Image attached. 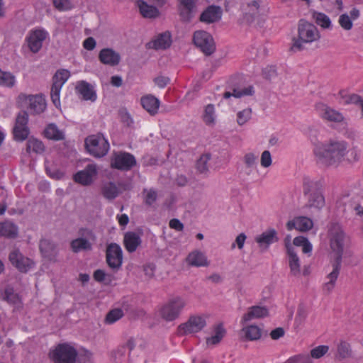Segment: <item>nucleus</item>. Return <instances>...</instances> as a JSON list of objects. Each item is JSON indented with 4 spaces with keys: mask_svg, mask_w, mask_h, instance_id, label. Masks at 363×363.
Returning a JSON list of instances; mask_svg holds the SVG:
<instances>
[{
    "mask_svg": "<svg viewBox=\"0 0 363 363\" xmlns=\"http://www.w3.org/2000/svg\"><path fill=\"white\" fill-rule=\"evenodd\" d=\"M347 143L340 140H330L316 147L314 152L319 161L326 165L340 164L347 152Z\"/></svg>",
    "mask_w": 363,
    "mask_h": 363,
    "instance_id": "obj_1",
    "label": "nucleus"
},
{
    "mask_svg": "<svg viewBox=\"0 0 363 363\" xmlns=\"http://www.w3.org/2000/svg\"><path fill=\"white\" fill-rule=\"evenodd\" d=\"M303 191L307 197V206L320 211L325 204L323 186L320 181L304 178Z\"/></svg>",
    "mask_w": 363,
    "mask_h": 363,
    "instance_id": "obj_2",
    "label": "nucleus"
},
{
    "mask_svg": "<svg viewBox=\"0 0 363 363\" xmlns=\"http://www.w3.org/2000/svg\"><path fill=\"white\" fill-rule=\"evenodd\" d=\"M320 35L315 25L305 20H300L298 26V38L294 39L291 49L300 51L304 43H311L320 39Z\"/></svg>",
    "mask_w": 363,
    "mask_h": 363,
    "instance_id": "obj_3",
    "label": "nucleus"
},
{
    "mask_svg": "<svg viewBox=\"0 0 363 363\" xmlns=\"http://www.w3.org/2000/svg\"><path fill=\"white\" fill-rule=\"evenodd\" d=\"M186 304L185 300L181 297L172 298L159 308V315L167 322L175 320L179 317Z\"/></svg>",
    "mask_w": 363,
    "mask_h": 363,
    "instance_id": "obj_4",
    "label": "nucleus"
},
{
    "mask_svg": "<svg viewBox=\"0 0 363 363\" xmlns=\"http://www.w3.org/2000/svg\"><path fill=\"white\" fill-rule=\"evenodd\" d=\"M77 357L76 349L67 343L57 345L49 352V357L54 363H76Z\"/></svg>",
    "mask_w": 363,
    "mask_h": 363,
    "instance_id": "obj_5",
    "label": "nucleus"
},
{
    "mask_svg": "<svg viewBox=\"0 0 363 363\" xmlns=\"http://www.w3.org/2000/svg\"><path fill=\"white\" fill-rule=\"evenodd\" d=\"M85 146L88 152L96 157L106 155L110 147L108 140L101 133L87 137L85 140Z\"/></svg>",
    "mask_w": 363,
    "mask_h": 363,
    "instance_id": "obj_6",
    "label": "nucleus"
},
{
    "mask_svg": "<svg viewBox=\"0 0 363 363\" xmlns=\"http://www.w3.org/2000/svg\"><path fill=\"white\" fill-rule=\"evenodd\" d=\"M328 238L330 242V248L337 254L336 259L340 257L341 263L345 234L339 224L330 223L328 225Z\"/></svg>",
    "mask_w": 363,
    "mask_h": 363,
    "instance_id": "obj_7",
    "label": "nucleus"
},
{
    "mask_svg": "<svg viewBox=\"0 0 363 363\" xmlns=\"http://www.w3.org/2000/svg\"><path fill=\"white\" fill-rule=\"evenodd\" d=\"M106 261L108 266L113 271H118L123 263V250L119 245L115 242L107 245Z\"/></svg>",
    "mask_w": 363,
    "mask_h": 363,
    "instance_id": "obj_8",
    "label": "nucleus"
},
{
    "mask_svg": "<svg viewBox=\"0 0 363 363\" xmlns=\"http://www.w3.org/2000/svg\"><path fill=\"white\" fill-rule=\"evenodd\" d=\"M135 165L136 160L135 157L128 152H115L111 159V167L119 170L128 171Z\"/></svg>",
    "mask_w": 363,
    "mask_h": 363,
    "instance_id": "obj_9",
    "label": "nucleus"
},
{
    "mask_svg": "<svg viewBox=\"0 0 363 363\" xmlns=\"http://www.w3.org/2000/svg\"><path fill=\"white\" fill-rule=\"evenodd\" d=\"M193 40L196 47L206 55H211L216 50L212 36L204 30H197L194 33Z\"/></svg>",
    "mask_w": 363,
    "mask_h": 363,
    "instance_id": "obj_10",
    "label": "nucleus"
},
{
    "mask_svg": "<svg viewBox=\"0 0 363 363\" xmlns=\"http://www.w3.org/2000/svg\"><path fill=\"white\" fill-rule=\"evenodd\" d=\"M206 325V320L203 315H191L186 323L179 326V333L182 335L198 333Z\"/></svg>",
    "mask_w": 363,
    "mask_h": 363,
    "instance_id": "obj_11",
    "label": "nucleus"
},
{
    "mask_svg": "<svg viewBox=\"0 0 363 363\" xmlns=\"http://www.w3.org/2000/svg\"><path fill=\"white\" fill-rule=\"evenodd\" d=\"M28 122V115L26 111H21L17 115L13 129V138L16 140L23 141L28 138L30 133Z\"/></svg>",
    "mask_w": 363,
    "mask_h": 363,
    "instance_id": "obj_12",
    "label": "nucleus"
},
{
    "mask_svg": "<svg viewBox=\"0 0 363 363\" xmlns=\"http://www.w3.org/2000/svg\"><path fill=\"white\" fill-rule=\"evenodd\" d=\"M9 261L19 272L26 273L34 267V262L24 256L19 250H12L9 256Z\"/></svg>",
    "mask_w": 363,
    "mask_h": 363,
    "instance_id": "obj_13",
    "label": "nucleus"
},
{
    "mask_svg": "<svg viewBox=\"0 0 363 363\" xmlns=\"http://www.w3.org/2000/svg\"><path fill=\"white\" fill-rule=\"evenodd\" d=\"M48 35V32L43 29L30 30L26 38L30 50L33 53L38 52Z\"/></svg>",
    "mask_w": 363,
    "mask_h": 363,
    "instance_id": "obj_14",
    "label": "nucleus"
},
{
    "mask_svg": "<svg viewBox=\"0 0 363 363\" xmlns=\"http://www.w3.org/2000/svg\"><path fill=\"white\" fill-rule=\"evenodd\" d=\"M98 174V168L95 164H89L83 170L74 175L75 182L83 186L91 185Z\"/></svg>",
    "mask_w": 363,
    "mask_h": 363,
    "instance_id": "obj_15",
    "label": "nucleus"
},
{
    "mask_svg": "<svg viewBox=\"0 0 363 363\" xmlns=\"http://www.w3.org/2000/svg\"><path fill=\"white\" fill-rule=\"evenodd\" d=\"M197 0H179V11L181 20L184 22H189L198 12Z\"/></svg>",
    "mask_w": 363,
    "mask_h": 363,
    "instance_id": "obj_16",
    "label": "nucleus"
},
{
    "mask_svg": "<svg viewBox=\"0 0 363 363\" xmlns=\"http://www.w3.org/2000/svg\"><path fill=\"white\" fill-rule=\"evenodd\" d=\"M316 109L323 120L334 123H340L344 120V116L340 112L324 104H317Z\"/></svg>",
    "mask_w": 363,
    "mask_h": 363,
    "instance_id": "obj_17",
    "label": "nucleus"
},
{
    "mask_svg": "<svg viewBox=\"0 0 363 363\" xmlns=\"http://www.w3.org/2000/svg\"><path fill=\"white\" fill-rule=\"evenodd\" d=\"M288 255V264L290 269V274L298 277L301 274V262L294 248L290 243H286Z\"/></svg>",
    "mask_w": 363,
    "mask_h": 363,
    "instance_id": "obj_18",
    "label": "nucleus"
},
{
    "mask_svg": "<svg viewBox=\"0 0 363 363\" xmlns=\"http://www.w3.org/2000/svg\"><path fill=\"white\" fill-rule=\"evenodd\" d=\"M28 108L32 114H40L46 109V101L41 95H29L26 96Z\"/></svg>",
    "mask_w": 363,
    "mask_h": 363,
    "instance_id": "obj_19",
    "label": "nucleus"
},
{
    "mask_svg": "<svg viewBox=\"0 0 363 363\" xmlns=\"http://www.w3.org/2000/svg\"><path fill=\"white\" fill-rule=\"evenodd\" d=\"M333 271L326 277L328 281L323 285V291L326 294H329L335 288L341 268L340 257L336 259L335 262L333 264Z\"/></svg>",
    "mask_w": 363,
    "mask_h": 363,
    "instance_id": "obj_20",
    "label": "nucleus"
},
{
    "mask_svg": "<svg viewBox=\"0 0 363 363\" xmlns=\"http://www.w3.org/2000/svg\"><path fill=\"white\" fill-rule=\"evenodd\" d=\"M99 60L104 65L114 67L119 64L121 56L111 48H104L99 54Z\"/></svg>",
    "mask_w": 363,
    "mask_h": 363,
    "instance_id": "obj_21",
    "label": "nucleus"
},
{
    "mask_svg": "<svg viewBox=\"0 0 363 363\" xmlns=\"http://www.w3.org/2000/svg\"><path fill=\"white\" fill-rule=\"evenodd\" d=\"M313 226V220L305 216L295 218L286 223V228L289 230L296 229L299 231H308Z\"/></svg>",
    "mask_w": 363,
    "mask_h": 363,
    "instance_id": "obj_22",
    "label": "nucleus"
},
{
    "mask_svg": "<svg viewBox=\"0 0 363 363\" xmlns=\"http://www.w3.org/2000/svg\"><path fill=\"white\" fill-rule=\"evenodd\" d=\"M39 247L43 257L52 262L57 261V250L54 242L48 239H42Z\"/></svg>",
    "mask_w": 363,
    "mask_h": 363,
    "instance_id": "obj_23",
    "label": "nucleus"
},
{
    "mask_svg": "<svg viewBox=\"0 0 363 363\" xmlns=\"http://www.w3.org/2000/svg\"><path fill=\"white\" fill-rule=\"evenodd\" d=\"M255 241L259 247L267 250L271 244L278 241L277 233L274 229H269L256 236Z\"/></svg>",
    "mask_w": 363,
    "mask_h": 363,
    "instance_id": "obj_24",
    "label": "nucleus"
},
{
    "mask_svg": "<svg viewBox=\"0 0 363 363\" xmlns=\"http://www.w3.org/2000/svg\"><path fill=\"white\" fill-rule=\"evenodd\" d=\"M76 91L84 100L94 101L96 99V94L94 87L85 81H80L77 83Z\"/></svg>",
    "mask_w": 363,
    "mask_h": 363,
    "instance_id": "obj_25",
    "label": "nucleus"
},
{
    "mask_svg": "<svg viewBox=\"0 0 363 363\" xmlns=\"http://www.w3.org/2000/svg\"><path fill=\"white\" fill-rule=\"evenodd\" d=\"M141 238L137 233L129 231L125 233L123 245L128 252H135L137 248L141 245Z\"/></svg>",
    "mask_w": 363,
    "mask_h": 363,
    "instance_id": "obj_26",
    "label": "nucleus"
},
{
    "mask_svg": "<svg viewBox=\"0 0 363 363\" xmlns=\"http://www.w3.org/2000/svg\"><path fill=\"white\" fill-rule=\"evenodd\" d=\"M222 16V9L218 6H209L201 14L200 20L207 23H214L220 19Z\"/></svg>",
    "mask_w": 363,
    "mask_h": 363,
    "instance_id": "obj_27",
    "label": "nucleus"
},
{
    "mask_svg": "<svg viewBox=\"0 0 363 363\" xmlns=\"http://www.w3.org/2000/svg\"><path fill=\"white\" fill-rule=\"evenodd\" d=\"M269 311L266 307L254 306L248 308L247 312L242 318V323L250 321L253 319L262 318L268 316Z\"/></svg>",
    "mask_w": 363,
    "mask_h": 363,
    "instance_id": "obj_28",
    "label": "nucleus"
},
{
    "mask_svg": "<svg viewBox=\"0 0 363 363\" xmlns=\"http://www.w3.org/2000/svg\"><path fill=\"white\" fill-rule=\"evenodd\" d=\"M350 14V16L347 13H342L339 16L338 23L341 28L345 30H350L352 28V21H355L359 17L360 12L357 8H353Z\"/></svg>",
    "mask_w": 363,
    "mask_h": 363,
    "instance_id": "obj_29",
    "label": "nucleus"
},
{
    "mask_svg": "<svg viewBox=\"0 0 363 363\" xmlns=\"http://www.w3.org/2000/svg\"><path fill=\"white\" fill-rule=\"evenodd\" d=\"M186 262L190 266L197 267H207L209 264L206 255L199 250H194L190 252L186 257Z\"/></svg>",
    "mask_w": 363,
    "mask_h": 363,
    "instance_id": "obj_30",
    "label": "nucleus"
},
{
    "mask_svg": "<svg viewBox=\"0 0 363 363\" xmlns=\"http://www.w3.org/2000/svg\"><path fill=\"white\" fill-rule=\"evenodd\" d=\"M101 193L106 199L111 201L119 196L121 190L115 182H105L101 184Z\"/></svg>",
    "mask_w": 363,
    "mask_h": 363,
    "instance_id": "obj_31",
    "label": "nucleus"
},
{
    "mask_svg": "<svg viewBox=\"0 0 363 363\" xmlns=\"http://www.w3.org/2000/svg\"><path fill=\"white\" fill-rule=\"evenodd\" d=\"M140 103L143 108L152 116L157 113L160 104V101L151 94L143 96Z\"/></svg>",
    "mask_w": 363,
    "mask_h": 363,
    "instance_id": "obj_32",
    "label": "nucleus"
},
{
    "mask_svg": "<svg viewBox=\"0 0 363 363\" xmlns=\"http://www.w3.org/2000/svg\"><path fill=\"white\" fill-rule=\"evenodd\" d=\"M45 137L55 141L62 140L65 138V132L55 123L48 124L44 130Z\"/></svg>",
    "mask_w": 363,
    "mask_h": 363,
    "instance_id": "obj_33",
    "label": "nucleus"
},
{
    "mask_svg": "<svg viewBox=\"0 0 363 363\" xmlns=\"http://www.w3.org/2000/svg\"><path fill=\"white\" fill-rule=\"evenodd\" d=\"M254 94V88L252 86L246 87H235L232 91H225L223 94L224 99H229L231 96L235 98H241L245 96H251Z\"/></svg>",
    "mask_w": 363,
    "mask_h": 363,
    "instance_id": "obj_34",
    "label": "nucleus"
},
{
    "mask_svg": "<svg viewBox=\"0 0 363 363\" xmlns=\"http://www.w3.org/2000/svg\"><path fill=\"white\" fill-rule=\"evenodd\" d=\"M138 6L140 13L145 18H156L160 15V12L156 7L147 4L144 1H138Z\"/></svg>",
    "mask_w": 363,
    "mask_h": 363,
    "instance_id": "obj_35",
    "label": "nucleus"
},
{
    "mask_svg": "<svg viewBox=\"0 0 363 363\" xmlns=\"http://www.w3.org/2000/svg\"><path fill=\"white\" fill-rule=\"evenodd\" d=\"M149 44L150 48L156 50L166 49L171 45L170 35L167 33H162Z\"/></svg>",
    "mask_w": 363,
    "mask_h": 363,
    "instance_id": "obj_36",
    "label": "nucleus"
},
{
    "mask_svg": "<svg viewBox=\"0 0 363 363\" xmlns=\"http://www.w3.org/2000/svg\"><path fill=\"white\" fill-rule=\"evenodd\" d=\"M18 235V228L17 227L12 223L10 222H4L0 223V235L9 238H14Z\"/></svg>",
    "mask_w": 363,
    "mask_h": 363,
    "instance_id": "obj_37",
    "label": "nucleus"
},
{
    "mask_svg": "<svg viewBox=\"0 0 363 363\" xmlns=\"http://www.w3.org/2000/svg\"><path fill=\"white\" fill-rule=\"evenodd\" d=\"M214 334L206 339L208 345H215L219 343L225 336L226 331L222 324L217 325L213 330Z\"/></svg>",
    "mask_w": 363,
    "mask_h": 363,
    "instance_id": "obj_38",
    "label": "nucleus"
},
{
    "mask_svg": "<svg viewBox=\"0 0 363 363\" xmlns=\"http://www.w3.org/2000/svg\"><path fill=\"white\" fill-rule=\"evenodd\" d=\"M202 118L206 125L213 126L215 125L216 114L213 104H208L205 106Z\"/></svg>",
    "mask_w": 363,
    "mask_h": 363,
    "instance_id": "obj_39",
    "label": "nucleus"
},
{
    "mask_svg": "<svg viewBox=\"0 0 363 363\" xmlns=\"http://www.w3.org/2000/svg\"><path fill=\"white\" fill-rule=\"evenodd\" d=\"M45 147L43 143L36 138H30L26 143V151L28 152H33L36 154H42L45 152Z\"/></svg>",
    "mask_w": 363,
    "mask_h": 363,
    "instance_id": "obj_40",
    "label": "nucleus"
},
{
    "mask_svg": "<svg viewBox=\"0 0 363 363\" xmlns=\"http://www.w3.org/2000/svg\"><path fill=\"white\" fill-rule=\"evenodd\" d=\"M352 356V350L350 345L345 342L341 341L337 347L336 358L338 360H342Z\"/></svg>",
    "mask_w": 363,
    "mask_h": 363,
    "instance_id": "obj_41",
    "label": "nucleus"
},
{
    "mask_svg": "<svg viewBox=\"0 0 363 363\" xmlns=\"http://www.w3.org/2000/svg\"><path fill=\"white\" fill-rule=\"evenodd\" d=\"M70 246L72 250L77 253L82 250H91V244L86 239L84 238H77L73 240Z\"/></svg>",
    "mask_w": 363,
    "mask_h": 363,
    "instance_id": "obj_42",
    "label": "nucleus"
},
{
    "mask_svg": "<svg viewBox=\"0 0 363 363\" xmlns=\"http://www.w3.org/2000/svg\"><path fill=\"white\" fill-rule=\"evenodd\" d=\"M258 156L252 152L246 153L243 157V162L245 165L246 174L250 175L254 168L257 166Z\"/></svg>",
    "mask_w": 363,
    "mask_h": 363,
    "instance_id": "obj_43",
    "label": "nucleus"
},
{
    "mask_svg": "<svg viewBox=\"0 0 363 363\" xmlns=\"http://www.w3.org/2000/svg\"><path fill=\"white\" fill-rule=\"evenodd\" d=\"M4 299L16 307L21 306V300L18 294L14 292L13 288L7 287L4 291Z\"/></svg>",
    "mask_w": 363,
    "mask_h": 363,
    "instance_id": "obj_44",
    "label": "nucleus"
},
{
    "mask_svg": "<svg viewBox=\"0 0 363 363\" xmlns=\"http://www.w3.org/2000/svg\"><path fill=\"white\" fill-rule=\"evenodd\" d=\"M312 17L315 22L323 28H330L331 27V21L326 14L313 11Z\"/></svg>",
    "mask_w": 363,
    "mask_h": 363,
    "instance_id": "obj_45",
    "label": "nucleus"
},
{
    "mask_svg": "<svg viewBox=\"0 0 363 363\" xmlns=\"http://www.w3.org/2000/svg\"><path fill=\"white\" fill-rule=\"evenodd\" d=\"M70 77V72L65 69H59L56 72L52 78V84L62 87L64 84Z\"/></svg>",
    "mask_w": 363,
    "mask_h": 363,
    "instance_id": "obj_46",
    "label": "nucleus"
},
{
    "mask_svg": "<svg viewBox=\"0 0 363 363\" xmlns=\"http://www.w3.org/2000/svg\"><path fill=\"white\" fill-rule=\"evenodd\" d=\"M308 314V309L304 304H299L297 308L294 324L296 327L302 325L306 321Z\"/></svg>",
    "mask_w": 363,
    "mask_h": 363,
    "instance_id": "obj_47",
    "label": "nucleus"
},
{
    "mask_svg": "<svg viewBox=\"0 0 363 363\" xmlns=\"http://www.w3.org/2000/svg\"><path fill=\"white\" fill-rule=\"evenodd\" d=\"M245 337L250 340H257L262 336L261 329L255 325H251L242 329Z\"/></svg>",
    "mask_w": 363,
    "mask_h": 363,
    "instance_id": "obj_48",
    "label": "nucleus"
},
{
    "mask_svg": "<svg viewBox=\"0 0 363 363\" xmlns=\"http://www.w3.org/2000/svg\"><path fill=\"white\" fill-rule=\"evenodd\" d=\"M259 3L257 0H252L242 6V10L246 15L255 16L258 13Z\"/></svg>",
    "mask_w": 363,
    "mask_h": 363,
    "instance_id": "obj_49",
    "label": "nucleus"
},
{
    "mask_svg": "<svg viewBox=\"0 0 363 363\" xmlns=\"http://www.w3.org/2000/svg\"><path fill=\"white\" fill-rule=\"evenodd\" d=\"M211 160L209 154L202 155L196 162V169L201 174L206 173L208 171V162Z\"/></svg>",
    "mask_w": 363,
    "mask_h": 363,
    "instance_id": "obj_50",
    "label": "nucleus"
},
{
    "mask_svg": "<svg viewBox=\"0 0 363 363\" xmlns=\"http://www.w3.org/2000/svg\"><path fill=\"white\" fill-rule=\"evenodd\" d=\"M124 313L121 308H114L111 310L106 315L105 321L108 324H113L120 320Z\"/></svg>",
    "mask_w": 363,
    "mask_h": 363,
    "instance_id": "obj_51",
    "label": "nucleus"
},
{
    "mask_svg": "<svg viewBox=\"0 0 363 363\" xmlns=\"http://www.w3.org/2000/svg\"><path fill=\"white\" fill-rule=\"evenodd\" d=\"M340 95L341 96L340 103L344 105L351 104L359 105V103L361 102V96L357 94H352L346 95L344 94V91H340Z\"/></svg>",
    "mask_w": 363,
    "mask_h": 363,
    "instance_id": "obj_52",
    "label": "nucleus"
},
{
    "mask_svg": "<svg viewBox=\"0 0 363 363\" xmlns=\"http://www.w3.org/2000/svg\"><path fill=\"white\" fill-rule=\"evenodd\" d=\"M62 87L58 85L52 84L51 91H50V98L52 102L55 105V106L57 108H60L61 106L60 103V91Z\"/></svg>",
    "mask_w": 363,
    "mask_h": 363,
    "instance_id": "obj_53",
    "label": "nucleus"
},
{
    "mask_svg": "<svg viewBox=\"0 0 363 363\" xmlns=\"http://www.w3.org/2000/svg\"><path fill=\"white\" fill-rule=\"evenodd\" d=\"M252 110L251 108H245L239 111L237 114V122L240 125L246 123L251 118Z\"/></svg>",
    "mask_w": 363,
    "mask_h": 363,
    "instance_id": "obj_54",
    "label": "nucleus"
},
{
    "mask_svg": "<svg viewBox=\"0 0 363 363\" xmlns=\"http://www.w3.org/2000/svg\"><path fill=\"white\" fill-rule=\"evenodd\" d=\"M286 363H313L308 354H297L290 357Z\"/></svg>",
    "mask_w": 363,
    "mask_h": 363,
    "instance_id": "obj_55",
    "label": "nucleus"
},
{
    "mask_svg": "<svg viewBox=\"0 0 363 363\" xmlns=\"http://www.w3.org/2000/svg\"><path fill=\"white\" fill-rule=\"evenodd\" d=\"M53 5L60 11H68L73 7L69 0H53Z\"/></svg>",
    "mask_w": 363,
    "mask_h": 363,
    "instance_id": "obj_56",
    "label": "nucleus"
},
{
    "mask_svg": "<svg viewBox=\"0 0 363 363\" xmlns=\"http://www.w3.org/2000/svg\"><path fill=\"white\" fill-rule=\"evenodd\" d=\"M0 85L12 87L15 84V77L10 72H4L0 80Z\"/></svg>",
    "mask_w": 363,
    "mask_h": 363,
    "instance_id": "obj_57",
    "label": "nucleus"
},
{
    "mask_svg": "<svg viewBox=\"0 0 363 363\" xmlns=\"http://www.w3.org/2000/svg\"><path fill=\"white\" fill-rule=\"evenodd\" d=\"M329 350V347L327 345H319L311 351V357L319 359L325 355Z\"/></svg>",
    "mask_w": 363,
    "mask_h": 363,
    "instance_id": "obj_58",
    "label": "nucleus"
},
{
    "mask_svg": "<svg viewBox=\"0 0 363 363\" xmlns=\"http://www.w3.org/2000/svg\"><path fill=\"white\" fill-rule=\"evenodd\" d=\"M144 194L145 196V202L146 204L150 206L152 205L157 199V194L154 189H145Z\"/></svg>",
    "mask_w": 363,
    "mask_h": 363,
    "instance_id": "obj_59",
    "label": "nucleus"
},
{
    "mask_svg": "<svg viewBox=\"0 0 363 363\" xmlns=\"http://www.w3.org/2000/svg\"><path fill=\"white\" fill-rule=\"evenodd\" d=\"M272 162L271 153L269 150H264L261 155L260 164L261 166L267 168L271 166Z\"/></svg>",
    "mask_w": 363,
    "mask_h": 363,
    "instance_id": "obj_60",
    "label": "nucleus"
},
{
    "mask_svg": "<svg viewBox=\"0 0 363 363\" xmlns=\"http://www.w3.org/2000/svg\"><path fill=\"white\" fill-rule=\"evenodd\" d=\"M246 238L247 237L245 233H242L239 234L235 239V242L232 244L231 247L233 249L235 247V245H237L240 250L242 249Z\"/></svg>",
    "mask_w": 363,
    "mask_h": 363,
    "instance_id": "obj_61",
    "label": "nucleus"
},
{
    "mask_svg": "<svg viewBox=\"0 0 363 363\" xmlns=\"http://www.w3.org/2000/svg\"><path fill=\"white\" fill-rule=\"evenodd\" d=\"M169 79L164 76H159L154 79L155 84L160 88L165 87L169 83Z\"/></svg>",
    "mask_w": 363,
    "mask_h": 363,
    "instance_id": "obj_62",
    "label": "nucleus"
},
{
    "mask_svg": "<svg viewBox=\"0 0 363 363\" xmlns=\"http://www.w3.org/2000/svg\"><path fill=\"white\" fill-rule=\"evenodd\" d=\"M169 225L171 228L176 230L177 231H182L184 229L183 223L177 218H173L169 221Z\"/></svg>",
    "mask_w": 363,
    "mask_h": 363,
    "instance_id": "obj_63",
    "label": "nucleus"
},
{
    "mask_svg": "<svg viewBox=\"0 0 363 363\" xmlns=\"http://www.w3.org/2000/svg\"><path fill=\"white\" fill-rule=\"evenodd\" d=\"M83 46L87 50H92L96 47V41L94 38L89 37L83 42Z\"/></svg>",
    "mask_w": 363,
    "mask_h": 363,
    "instance_id": "obj_64",
    "label": "nucleus"
}]
</instances>
